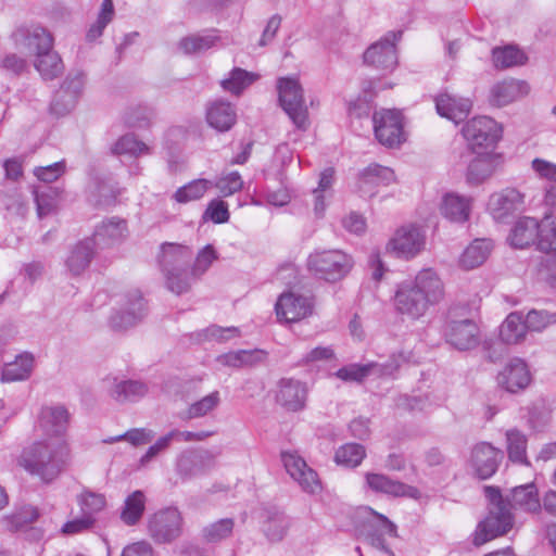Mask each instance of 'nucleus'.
Listing matches in <instances>:
<instances>
[{"instance_id":"obj_1","label":"nucleus","mask_w":556,"mask_h":556,"mask_svg":"<svg viewBox=\"0 0 556 556\" xmlns=\"http://www.w3.org/2000/svg\"><path fill=\"white\" fill-rule=\"evenodd\" d=\"M443 294V285L438 275L432 269H424L414 280L397 285L394 306L400 314L418 319L430 305L440 302Z\"/></svg>"},{"instance_id":"obj_2","label":"nucleus","mask_w":556,"mask_h":556,"mask_svg":"<svg viewBox=\"0 0 556 556\" xmlns=\"http://www.w3.org/2000/svg\"><path fill=\"white\" fill-rule=\"evenodd\" d=\"M64 447L52 441H38L26 446L17 457V465L42 482L50 483L63 470Z\"/></svg>"},{"instance_id":"obj_3","label":"nucleus","mask_w":556,"mask_h":556,"mask_svg":"<svg viewBox=\"0 0 556 556\" xmlns=\"http://www.w3.org/2000/svg\"><path fill=\"white\" fill-rule=\"evenodd\" d=\"M483 493L488 502V515L480 521L473 534V544L480 546L495 538L505 535L515 523V517L501 489L485 485Z\"/></svg>"},{"instance_id":"obj_4","label":"nucleus","mask_w":556,"mask_h":556,"mask_svg":"<svg viewBox=\"0 0 556 556\" xmlns=\"http://www.w3.org/2000/svg\"><path fill=\"white\" fill-rule=\"evenodd\" d=\"M278 101L293 125L305 131L309 126L303 88L296 78L280 77L277 80Z\"/></svg>"},{"instance_id":"obj_5","label":"nucleus","mask_w":556,"mask_h":556,"mask_svg":"<svg viewBox=\"0 0 556 556\" xmlns=\"http://www.w3.org/2000/svg\"><path fill=\"white\" fill-rule=\"evenodd\" d=\"M353 267V260L341 250H324L309 254L307 268L316 277L336 282L345 277Z\"/></svg>"},{"instance_id":"obj_6","label":"nucleus","mask_w":556,"mask_h":556,"mask_svg":"<svg viewBox=\"0 0 556 556\" xmlns=\"http://www.w3.org/2000/svg\"><path fill=\"white\" fill-rule=\"evenodd\" d=\"M192 255V251L186 245L168 242L162 244L159 264L165 276L166 286L173 293L179 295L186 289L187 282H177L173 274L174 270L189 268Z\"/></svg>"},{"instance_id":"obj_7","label":"nucleus","mask_w":556,"mask_h":556,"mask_svg":"<svg viewBox=\"0 0 556 556\" xmlns=\"http://www.w3.org/2000/svg\"><path fill=\"white\" fill-rule=\"evenodd\" d=\"M184 518L177 507H164L148 519V533L155 543L167 544L182 534Z\"/></svg>"},{"instance_id":"obj_8","label":"nucleus","mask_w":556,"mask_h":556,"mask_svg":"<svg viewBox=\"0 0 556 556\" xmlns=\"http://www.w3.org/2000/svg\"><path fill=\"white\" fill-rule=\"evenodd\" d=\"M462 134L472 152L480 153V149L488 150L496 146L502 138V128L493 118L479 116L468 121Z\"/></svg>"},{"instance_id":"obj_9","label":"nucleus","mask_w":556,"mask_h":556,"mask_svg":"<svg viewBox=\"0 0 556 556\" xmlns=\"http://www.w3.org/2000/svg\"><path fill=\"white\" fill-rule=\"evenodd\" d=\"M403 31H389L381 40L372 43L364 53V62L377 70L393 71L397 65L395 43Z\"/></svg>"},{"instance_id":"obj_10","label":"nucleus","mask_w":556,"mask_h":556,"mask_svg":"<svg viewBox=\"0 0 556 556\" xmlns=\"http://www.w3.org/2000/svg\"><path fill=\"white\" fill-rule=\"evenodd\" d=\"M445 341L458 351H469L480 343V329L470 318L448 319L444 327Z\"/></svg>"},{"instance_id":"obj_11","label":"nucleus","mask_w":556,"mask_h":556,"mask_svg":"<svg viewBox=\"0 0 556 556\" xmlns=\"http://www.w3.org/2000/svg\"><path fill=\"white\" fill-rule=\"evenodd\" d=\"M374 130L377 140L389 148L403 141V117L397 110H381L374 113Z\"/></svg>"},{"instance_id":"obj_12","label":"nucleus","mask_w":556,"mask_h":556,"mask_svg":"<svg viewBox=\"0 0 556 556\" xmlns=\"http://www.w3.org/2000/svg\"><path fill=\"white\" fill-rule=\"evenodd\" d=\"M125 298L124 307L110 317V327L114 331L127 330L147 316V305L139 290L127 292Z\"/></svg>"},{"instance_id":"obj_13","label":"nucleus","mask_w":556,"mask_h":556,"mask_svg":"<svg viewBox=\"0 0 556 556\" xmlns=\"http://www.w3.org/2000/svg\"><path fill=\"white\" fill-rule=\"evenodd\" d=\"M281 460L290 477L299 483L304 492L316 494L321 491L317 472L307 466L304 458L295 452H282Z\"/></svg>"},{"instance_id":"obj_14","label":"nucleus","mask_w":556,"mask_h":556,"mask_svg":"<svg viewBox=\"0 0 556 556\" xmlns=\"http://www.w3.org/2000/svg\"><path fill=\"white\" fill-rule=\"evenodd\" d=\"M84 84L85 76L81 72L68 74L50 104L51 112L58 116L71 112L81 94Z\"/></svg>"},{"instance_id":"obj_15","label":"nucleus","mask_w":556,"mask_h":556,"mask_svg":"<svg viewBox=\"0 0 556 556\" xmlns=\"http://www.w3.org/2000/svg\"><path fill=\"white\" fill-rule=\"evenodd\" d=\"M307 395V384L299 379L281 378L277 382L276 402L288 412L304 409Z\"/></svg>"},{"instance_id":"obj_16","label":"nucleus","mask_w":556,"mask_h":556,"mask_svg":"<svg viewBox=\"0 0 556 556\" xmlns=\"http://www.w3.org/2000/svg\"><path fill=\"white\" fill-rule=\"evenodd\" d=\"M503 458L502 450L488 442H480L471 451L470 463L476 476L480 480H486L495 475Z\"/></svg>"},{"instance_id":"obj_17","label":"nucleus","mask_w":556,"mask_h":556,"mask_svg":"<svg viewBox=\"0 0 556 556\" xmlns=\"http://www.w3.org/2000/svg\"><path fill=\"white\" fill-rule=\"evenodd\" d=\"M215 456L210 451H186L176 460V471L184 479L205 475L215 466Z\"/></svg>"},{"instance_id":"obj_18","label":"nucleus","mask_w":556,"mask_h":556,"mask_svg":"<svg viewBox=\"0 0 556 556\" xmlns=\"http://www.w3.org/2000/svg\"><path fill=\"white\" fill-rule=\"evenodd\" d=\"M525 195L515 188H506L493 193L488 203V208L497 222H505L507 217L523 210Z\"/></svg>"},{"instance_id":"obj_19","label":"nucleus","mask_w":556,"mask_h":556,"mask_svg":"<svg viewBox=\"0 0 556 556\" xmlns=\"http://www.w3.org/2000/svg\"><path fill=\"white\" fill-rule=\"evenodd\" d=\"M275 309L280 321L294 323L312 313V303L306 296L289 292L279 296Z\"/></svg>"},{"instance_id":"obj_20","label":"nucleus","mask_w":556,"mask_h":556,"mask_svg":"<svg viewBox=\"0 0 556 556\" xmlns=\"http://www.w3.org/2000/svg\"><path fill=\"white\" fill-rule=\"evenodd\" d=\"M366 485L376 493H383L394 497L417 498L419 491L417 488L391 479L389 476L377 472H367L365 475Z\"/></svg>"},{"instance_id":"obj_21","label":"nucleus","mask_w":556,"mask_h":556,"mask_svg":"<svg viewBox=\"0 0 556 556\" xmlns=\"http://www.w3.org/2000/svg\"><path fill=\"white\" fill-rule=\"evenodd\" d=\"M530 381L528 365L518 357L511 358L497 376L498 384L510 393L526 389Z\"/></svg>"},{"instance_id":"obj_22","label":"nucleus","mask_w":556,"mask_h":556,"mask_svg":"<svg viewBox=\"0 0 556 556\" xmlns=\"http://www.w3.org/2000/svg\"><path fill=\"white\" fill-rule=\"evenodd\" d=\"M513 510H521L527 514H538L542 510L539 491L534 483H527L513 488L505 497Z\"/></svg>"},{"instance_id":"obj_23","label":"nucleus","mask_w":556,"mask_h":556,"mask_svg":"<svg viewBox=\"0 0 556 556\" xmlns=\"http://www.w3.org/2000/svg\"><path fill=\"white\" fill-rule=\"evenodd\" d=\"M128 233L127 222L117 216L105 218L93 232L94 244L101 248L112 247L122 242Z\"/></svg>"},{"instance_id":"obj_24","label":"nucleus","mask_w":556,"mask_h":556,"mask_svg":"<svg viewBox=\"0 0 556 556\" xmlns=\"http://www.w3.org/2000/svg\"><path fill=\"white\" fill-rule=\"evenodd\" d=\"M394 180V172L390 167L370 164L358 175L357 188L362 197L371 198L378 186L389 185Z\"/></svg>"},{"instance_id":"obj_25","label":"nucleus","mask_w":556,"mask_h":556,"mask_svg":"<svg viewBox=\"0 0 556 556\" xmlns=\"http://www.w3.org/2000/svg\"><path fill=\"white\" fill-rule=\"evenodd\" d=\"M434 102L438 114L456 124L464 121L471 110L469 99L456 97L447 92L435 96Z\"/></svg>"},{"instance_id":"obj_26","label":"nucleus","mask_w":556,"mask_h":556,"mask_svg":"<svg viewBox=\"0 0 556 556\" xmlns=\"http://www.w3.org/2000/svg\"><path fill=\"white\" fill-rule=\"evenodd\" d=\"M467 167L466 178L471 185H480L489 179L502 165V157L494 153H478Z\"/></svg>"},{"instance_id":"obj_27","label":"nucleus","mask_w":556,"mask_h":556,"mask_svg":"<svg viewBox=\"0 0 556 556\" xmlns=\"http://www.w3.org/2000/svg\"><path fill=\"white\" fill-rule=\"evenodd\" d=\"M391 244L400 256L409 258L420 252L425 244V239L418 227L407 226L397 230Z\"/></svg>"},{"instance_id":"obj_28","label":"nucleus","mask_w":556,"mask_h":556,"mask_svg":"<svg viewBox=\"0 0 556 556\" xmlns=\"http://www.w3.org/2000/svg\"><path fill=\"white\" fill-rule=\"evenodd\" d=\"M207 124L219 132L228 131L237 122V112L230 102L217 100L206 106Z\"/></svg>"},{"instance_id":"obj_29","label":"nucleus","mask_w":556,"mask_h":556,"mask_svg":"<svg viewBox=\"0 0 556 556\" xmlns=\"http://www.w3.org/2000/svg\"><path fill=\"white\" fill-rule=\"evenodd\" d=\"M529 92L525 81L508 79L495 84L490 91V102L495 106H504Z\"/></svg>"},{"instance_id":"obj_30","label":"nucleus","mask_w":556,"mask_h":556,"mask_svg":"<svg viewBox=\"0 0 556 556\" xmlns=\"http://www.w3.org/2000/svg\"><path fill=\"white\" fill-rule=\"evenodd\" d=\"M470 198L457 193H446L441 202V214L455 223H465L470 214Z\"/></svg>"},{"instance_id":"obj_31","label":"nucleus","mask_w":556,"mask_h":556,"mask_svg":"<svg viewBox=\"0 0 556 556\" xmlns=\"http://www.w3.org/2000/svg\"><path fill=\"white\" fill-rule=\"evenodd\" d=\"M94 241L87 238L72 249L66 260V266L74 276L80 275L88 268L94 256Z\"/></svg>"},{"instance_id":"obj_32","label":"nucleus","mask_w":556,"mask_h":556,"mask_svg":"<svg viewBox=\"0 0 556 556\" xmlns=\"http://www.w3.org/2000/svg\"><path fill=\"white\" fill-rule=\"evenodd\" d=\"M539 222L532 217H522L517 220L508 237L511 247L525 249L536 243Z\"/></svg>"},{"instance_id":"obj_33","label":"nucleus","mask_w":556,"mask_h":556,"mask_svg":"<svg viewBox=\"0 0 556 556\" xmlns=\"http://www.w3.org/2000/svg\"><path fill=\"white\" fill-rule=\"evenodd\" d=\"M35 358L31 353L24 352L11 363L3 366L1 370L2 382H14L27 380L34 369Z\"/></svg>"},{"instance_id":"obj_34","label":"nucleus","mask_w":556,"mask_h":556,"mask_svg":"<svg viewBox=\"0 0 556 556\" xmlns=\"http://www.w3.org/2000/svg\"><path fill=\"white\" fill-rule=\"evenodd\" d=\"M39 420L46 432L60 435L67 428L70 414L62 405L45 406L41 408Z\"/></svg>"},{"instance_id":"obj_35","label":"nucleus","mask_w":556,"mask_h":556,"mask_svg":"<svg viewBox=\"0 0 556 556\" xmlns=\"http://www.w3.org/2000/svg\"><path fill=\"white\" fill-rule=\"evenodd\" d=\"M117 192L106 180L93 178L87 189V199L96 207H108L115 203Z\"/></svg>"},{"instance_id":"obj_36","label":"nucleus","mask_w":556,"mask_h":556,"mask_svg":"<svg viewBox=\"0 0 556 556\" xmlns=\"http://www.w3.org/2000/svg\"><path fill=\"white\" fill-rule=\"evenodd\" d=\"M528 330L526 317L523 318L520 313L514 312L501 325L500 338L507 344H517L525 339Z\"/></svg>"},{"instance_id":"obj_37","label":"nucleus","mask_w":556,"mask_h":556,"mask_svg":"<svg viewBox=\"0 0 556 556\" xmlns=\"http://www.w3.org/2000/svg\"><path fill=\"white\" fill-rule=\"evenodd\" d=\"M267 353L263 350H238L220 355L218 361L229 367H254L265 362Z\"/></svg>"},{"instance_id":"obj_38","label":"nucleus","mask_w":556,"mask_h":556,"mask_svg":"<svg viewBox=\"0 0 556 556\" xmlns=\"http://www.w3.org/2000/svg\"><path fill=\"white\" fill-rule=\"evenodd\" d=\"M148 392L146 383L137 380L114 381L110 391L111 396L118 403L135 402L143 397Z\"/></svg>"},{"instance_id":"obj_39","label":"nucleus","mask_w":556,"mask_h":556,"mask_svg":"<svg viewBox=\"0 0 556 556\" xmlns=\"http://www.w3.org/2000/svg\"><path fill=\"white\" fill-rule=\"evenodd\" d=\"M146 510V495L142 491L137 490L130 493L124 501L121 509V520L126 526H136L143 516Z\"/></svg>"},{"instance_id":"obj_40","label":"nucleus","mask_w":556,"mask_h":556,"mask_svg":"<svg viewBox=\"0 0 556 556\" xmlns=\"http://www.w3.org/2000/svg\"><path fill=\"white\" fill-rule=\"evenodd\" d=\"M34 66L43 80H53L60 77L65 70L60 54L54 50L40 53L38 58H35Z\"/></svg>"},{"instance_id":"obj_41","label":"nucleus","mask_w":556,"mask_h":556,"mask_svg":"<svg viewBox=\"0 0 556 556\" xmlns=\"http://www.w3.org/2000/svg\"><path fill=\"white\" fill-rule=\"evenodd\" d=\"M492 250L491 240L476 239L460 256L459 263L465 269H472L482 265Z\"/></svg>"},{"instance_id":"obj_42","label":"nucleus","mask_w":556,"mask_h":556,"mask_svg":"<svg viewBox=\"0 0 556 556\" xmlns=\"http://www.w3.org/2000/svg\"><path fill=\"white\" fill-rule=\"evenodd\" d=\"M527 437L517 429L506 431L508 458L513 463L530 465L527 458Z\"/></svg>"},{"instance_id":"obj_43","label":"nucleus","mask_w":556,"mask_h":556,"mask_svg":"<svg viewBox=\"0 0 556 556\" xmlns=\"http://www.w3.org/2000/svg\"><path fill=\"white\" fill-rule=\"evenodd\" d=\"M260 75L253 72H248L241 67H235L229 73V77L222 80L224 90L232 94H240L245 88L251 86L258 79Z\"/></svg>"},{"instance_id":"obj_44","label":"nucleus","mask_w":556,"mask_h":556,"mask_svg":"<svg viewBox=\"0 0 556 556\" xmlns=\"http://www.w3.org/2000/svg\"><path fill=\"white\" fill-rule=\"evenodd\" d=\"M235 520L223 518L214 521L202 529V539L208 544H216L229 539L232 535Z\"/></svg>"},{"instance_id":"obj_45","label":"nucleus","mask_w":556,"mask_h":556,"mask_svg":"<svg viewBox=\"0 0 556 556\" xmlns=\"http://www.w3.org/2000/svg\"><path fill=\"white\" fill-rule=\"evenodd\" d=\"M220 404V394L218 391L203 396L202 399L193 402L185 412V419H198L207 416L214 412Z\"/></svg>"},{"instance_id":"obj_46","label":"nucleus","mask_w":556,"mask_h":556,"mask_svg":"<svg viewBox=\"0 0 556 556\" xmlns=\"http://www.w3.org/2000/svg\"><path fill=\"white\" fill-rule=\"evenodd\" d=\"M25 45L36 58L53 50V37L42 27H35L25 36Z\"/></svg>"},{"instance_id":"obj_47","label":"nucleus","mask_w":556,"mask_h":556,"mask_svg":"<svg viewBox=\"0 0 556 556\" xmlns=\"http://www.w3.org/2000/svg\"><path fill=\"white\" fill-rule=\"evenodd\" d=\"M492 58L496 68H508L522 65L527 61L526 54L520 49L513 46L494 48L492 51Z\"/></svg>"},{"instance_id":"obj_48","label":"nucleus","mask_w":556,"mask_h":556,"mask_svg":"<svg viewBox=\"0 0 556 556\" xmlns=\"http://www.w3.org/2000/svg\"><path fill=\"white\" fill-rule=\"evenodd\" d=\"M366 456L365 447L358 443H348L340 446L334 454V460L337 464L355 468Z\"/></svg>"},{"instance_id":"obj_49","label":"nucleus","mask_w":556,"mask_h":556,"mask_svg":"<svg viewBox=\"0 0 556 556\" xmlns=\"http://www.w3.org/2000/svg\"><path fill=\"white\" fill-rule=\"evenodd\" d=\"M218 37L212 34L191 35L180 39L178 47L185 54L201 53L212 48Z\"/></svg>"},{"instance_id":"obj_50","label":"nucleus","mask_w":556,"mask_h":556,"mask_svg":"<svg viewBox=\"0 0 556 556\" xmlns=\"http://www.w3.org/2000/svg\"><path fill=\"white\" fill-rule=\"evenodd\" d=\"M212 186V182L207 179H195L189 184L178 188L174 193V199L178 203H187L201 199L207 189Z\"/></svg>"},{"instance_id":"obj_51","label":"nucleus","mask_w":556,"mask_h":556,"mask_svg":"<svg viewBox=\"0 0 556 556\" xmlns=\"http://www.w3.org/2000/svg\"><path fill=\"white\" fill-rule=\"evenodd\" d=\"M536 245L542 252H549L556 249V226L549 215H545L542 222L539 223Z\"/></svg>"},{"instance_id":"obj_52","label":"nucleus","mask_w":556,"mask_h":556,"mask_svg":"<svg viewBox=\"0 0 556 556\" xmlns=\"http://www.w3.org/2000/svg\"><path fill=\"white\" fill-rule=\"evenodd\" d=\"M112 153L116 155L129 154L131 156H138L149 153V148L144 142L138 140L134 134H127L115 142L112 148Z\"/></svg>"},{"instance_id":"obj_53","label":"nucleus","mask_w":556,"mask_h":556,"mask_svg":"<svg viewBox=\"0 0 556 556\" xmlns=\"http://www.w3.org/2000/svg\"><path fill=\"white\" fill-rule=\"evenodd\" d=\"M35 202L39 218L53 214L58 207V192L51 187L37 189L35 191Z\"/></svg>"},{"instance_id":"obj_54","label":"nucleus","mask_w":556,"mask_h":556,"mask_svg":"<svg viewBox=\"0 0 556 556\" xmlns=\"http://www.w3.org/2000/svg\"><path fill=\"white\" fill-rule=\"evenodd\" d=\"M372 367L368 364H350L343 366L334 372V376L346 382H363L368 376L372 375Z\"/></svg>"},{"instance_id":"obj_55","label":"nucleus","mask_w":556,"mask_h":556,"mask_svg":"<svg viewBox=\"0 0 556 556\" xmlns=\"http://www.w3.org/2000/svg\"><path fill=\"white\" fill-rule=\"evenodd\" d=\"M78 503L83 515L94 517L96 514L105 507L106 501L102 494L86 491L79 495Z\"/></svg>"},{"instance_id":"obj_56","label":"nucleus","mask_w":556,"mask_h":556,"mask_svg":"<svg viewBox=\"0 0 556 556\" xmlns=\"http://www.w3.org/2000/svg\"><path fill=\"white\" fill-rule=\"evenodd\" d=\"M527 325L531 331H542L549 325L556 324V312L531 309L526 315Z\"/></svg>"},{"instance_id":"obj_57","label":"nucleus","mask_w":556,"mask_h":556,"mask_svg":"<svg viewBox=\"0 0 556 556\" xmlns=\"http://www.w3.org/2000/svg\"><path fill=\"white\" fill-rule=\"evenodd\" d=\"M154 438V432L150 429L146 428H135L130 429L124 434L110 438L109 440H105L106 443H113L121 440H126L134 446H140L150 443Z\"/></svg>"},{"instance_id":"obj_58","label":"nucleus","mask_w":556,"mask_h":556,"mask_svg":"<svg viewBox=\"0 0 556 556\" xmlns=\"http://www.w3.org/2000/svg\"><path fill=\"white\" fill-rule=\"evenodd\" d=\"M223 197H229L243 188V180L238 172H230L218 178L215 184Z\"/></svg>"},{"instance_id":"obj_59","label":"nucleus","mask_w":556,"mask_h":556,"mask_svg":"<svg viewBox=\"0 0 556 556\" xmlns=\"http://www.w3.org/2000/svg\"><path fill=\"white\" fill-rule=\"evenodd\" d=\"M405 361L406 358L403 355V353H393L383 364L371 362L370 366H374L372 375H376L378 377L392 376L394 372L399 370V368Z\"/></svg>"},{"instance_id":"obj_60","label":"nucleus","mask_w":556,"mask_h":556,"mask_svg":"<svg viewBox=\"0 0 556 556\" xmlns=\"http://www.w3.org/2000/svg\"><path fill=\"white\" fill-rule=\"evenodd\" d=\"M216 257V252L212 245L203 248L197 255L193 266L190 268L193 278L199 279L208 269Z\"/></svg>"},{"instance_id":"obj_61","label":"nucleus","mask_w":556,"mask_h":556,"mask_svg":"<svg viewBox=\"0 0 556 556\" xmlns=\"http://www.w3.org/2000/svg\"><path fill=\"white\" fill-rule=\"evenodd\" d=\"M152 115L153 112L151 109L147 106H138L135 109H130L126 113L125 123L129 127L143 128L149 125Z\"/></svg>"},{"instance_id":"obj_62","label":"nucleus","mask_w":556,"mask_h":556,"mask_svg":"<svg viewBox=\"0 0 556 556\" xmlns=\"http://www.w3.org/2000/svg\"><path fill=\"white\" fill-rule=\"evenodd\" d=\"M65 162L60 161L48 166L37 167L34 173L39 180L52 182L65 173Z\"/></svg>"},{"instance_id":"obj_63","label":"nucleus","mask_w":556,"mask_h":556,"mask_svg":"<svg viewBox=\"0 0 556 556\" xmlns=\"http://www.w3.org/2000/svg\"><path fill=\"white\" fill-rule=\"evenodd\" d=\"M205 216H208L211 220L216 224H223L229 220V211L226 202L222 200H213L206 211Z\"/></svg>"},{"instance_id":"obj_64","label":"nucleus","mask_w":556,"mask_h":556,"mask_svg":"<svg viewBox=\"0 0 556 556\" xmlns=\"http://www.w3.org/2000/svg\"><path fill=\"white\" fill-rule=\"evenodd\" d=\"M531 168L541 179L556 182L555 163L536 157L531 162Z\"/></svg>"}]
</instances>
